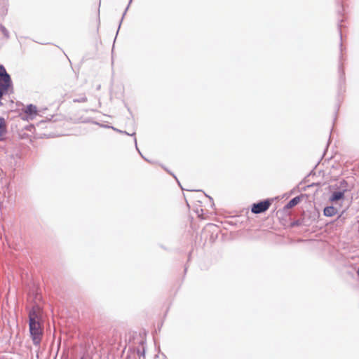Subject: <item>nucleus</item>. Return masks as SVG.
I'll list each match as a JSON object with an SVG mask.
<instances>
[{"label":"nucleus","mask_w":359,"mask_h":359,"mask_svg":"<svg viewBox=\"0 0 359 359\" xmlns=\"http://www.w3.org/2000/svg\"><path fill=\"white\" fill-rule=\"evenodd\" d=\"M29 333L34 345L40 344L43 334L41 322H29Z\"/></svg>","instance_id":"nucleus-1"},{"label":"nucleus","mask_w":359,"mask_h":359,"mask_svg":"<svg viewBox=\"0 0 359 359\" xmlns=\"http://www.w3.org/2000/svg\"><path fill=\"white\" fill-rule=\"evenodd\" d=\"M272 203V199L267 198L255 203L251 206V212L254 214H260L266 212Z\"/></svg>","instance_id":"nucleus-2"},{"label":"nucleus","mask_w":359,"mask_h":359,"mask_svg":"<svg viewBox=\"0 0 359 359\" xmlns=\"http://www.w3.org/2000/svg\"><path fill=\"white\" fill-rule=\"evenodd\" d=\"M41 307L34 304L29 311V322H41Z\"/></svg>","instance_id":"nucleus-3"},{"label":"nucleus","mask_w":359,"mask_h":359,"mask_svg":"<svg viewBox=\"0 0 359 359\" xmlns=\"http://www.w3.org/2000/svg\"><path fill=\"white\" fill-rule=\"evenodd\" d=\"M10 91H13V83L0 82V99Z\"/></svg>","instance_id":"nucleus-4"},{"label":"nucleus","mask_w":359,"mask_h":359,"mask_svg":"<svg viewBox=\"0 0 359 359\" xmlns=\"http://www.w3.org/2000/svg\"><path fill=\"white\" fill-rule=\"evenodd\" d=\"M0 82L13 83L10 74L3 65H0Z\"/></svg>","instance_id":"nucleus-5"},{"label":"nucleus","mask_w":359,"mask_h":359,"mask_svg":"<svg viewBox=\"0 0 359 359\" xmlns=\"http://www.w3.org/2000/svg\"><path fill=\"white\" fill-rule=\"evenodd\" d=\"M345 193L341 190L334 191L330 197V201L332 203L337 202L344 199Z\"/></svg>","instance_id":"nucleus-6"},{"label":"nucleus","mask_w":359,"mask_h":359,"mask_svg":"<svg viewBox=\"0 0 359 359\" xmlns=\"http://www.w3.org/2000/svg\"><path fill=\"white\" fill-rule=\"evenodd\" d=\"M25 112L31 118H33L37 114V108L32 104H28L25 110Z\"/></svg>","instance_id":"nucleus-7"},{"label":"nucleus","mask_w":359,"mask_h":359,"mask_svg":"<svg viewBox=\"0 0 359 359\" xmlns=\"http://www.w3.org/2000/svg\"><path fill=\"white\" fill-rule=\"evenodd\" d=\"M301 196L294 197L285 205L284 209H290L296 206L301 201Z\"/></svg>","instance_id":"nucleus-8"},{"label":"nucleus","mask_w":359,"mask_h":359,"mask_svg":"<svg viewBox=\"0 0 359 359\" xmlns=\"http://www.w3.org/2000/svg\"><path fill=\"white\" fill-rule=\"evenodd\" d=\"M323 213L326 217H332L337 213V209L332 205L327 206L324 208Z\"/></svg>","instance_id":"nucleus-9"},{"label":"nucleus","mask_w":359,"mask_h":359,"mask_svg":"<svg viewBox=\"0 0 359 359\" xmlns=\"http://www.w3.org/2000/svg\"><path fill=\"white\" fill-rule=\"evenodd\" d=\"M339 85L341 86L345 83V73L343 67V64L340 62L339 65Z\"/></svg>","instance_id":"nucleus-10"},{"label":"nucleus","mask_w":359,"mask_h":359,"mask_svg":"<svg viewBox=\"0 0 359 359\" xmlns=\"http://www.w3.org/2000/svg\"><path fill=\"white\" fill-rule=\"evenodd\" d=\"M6 133V124L5 119L0 116V136L4 135Z\"/></svg>","instance_id":"nucleus-11"},{"label":"nucleus","mask_w":359,"mask_h":359,"mask_svg":"<svg viewBox=\"0 0 359 359\" xmlns=\"http://www.w3.org/2000/svg\"><path fill=\"white\" fill-rule=\"evenodd\" d=\"M338 189L341 191L346 193L348 190V182L345 180H342L339 182V185Z\"/></svg>","instance_id":"nucleus-12"},{"label":"nucleus","mask_w":359,"mask_h":359,"mask_svg":"<svg viewBox=\"0 0 359 359\" xmlns=\"http://www.w3.org/2000/svg\"><path fill=\"white\" fill-rule=\"evenodd\" d=\"M87 100V97L84 93L81 94L77 97L73 99L74 102H86Z\"/></svg>","instance_id":"nucleus-13"},{"label":"nucleus","mask_w":359,"mask_h":359,"mask_svg":"<svg viewBox=\"0 0 359 359\" xmlns=\"http://www.w3.org/2000/svg\"><path fill=\"white\" fill-rule=\"evenodd\" d=\"M0 30L6 39H9V37H10L9 32H8V29L3 25H0Z\"/></svg>","instance_id":"nucleus-14"},{"label":"nucleus","mask_w":359,"mask_h":359,"mask_svg":"<svg viewBox=\"0 0 359 359\" xmlns=\"http://www.w3.org/2000/svg\"><path fill=\"white\" fill-rule=\"evenodd\" d=\"M132 1H133V0H130V1H129V3H128V6H127V7H126V8L125 9V11H124V13H123V15H122V18H121V21H120V23H119V26H118V30H119V29H120V27H121V25L122 21H123V18H124V16H125V15H126V13L127 11H128V9L129 6H130V4H131ZM118 31H117V34H118Z\"/></svg>","instance_id":"nucleus-15"},{"label":"nucleus","mask_w":359,"mask_h":359,"mask_svg":"<svg viewBox=\"0 0 359 359\" xmlns=\"http://www.w3.org/2000/svg\"><path fill=\"white\" fill-rule=\"evenodd\" d=\"M300 224H301V222H300L299 220L294 221V222L292 223V226H299Z\"/></svg>","instance_id":"nucleus-16"},{"label":"nucleus","mask_w":359,"mask_h":359,"mask_svg":"<svg viewBox=\"0 0 359 359\" xmlns=\"http://www.w3.org/2000/svg\"><path fill=\"white\" fill-rule=\"evenodd\" d=\"M343 21V20H341L340 22L338 23V27H339V34H340V38L341 39L342 38V35H341V22Z\"/></svg>","instance_id":"nucleus-17"},{"label":"nucleus","mask_w":359,"mask_h":359,"mask_svg":"<svg viewBox=\"0 0 359 359\" xmlns=\"http://www.w3.org/2000/svg\"><path fill=\"white\" fill-rule=\"evenodd\" d=\"M121 133L126 134V135H130V136H135V133L130 134V133H127L126 131H123V130H121Z\"/></svg>","instance_id":"nucleus-18"},{"label":"nucleus","mask_w":359,"mask_h":359,"mask_svg":"<svg viewBox=\"0 0 359 359\" xmlns=\"http://www.w3.org/2000/svg\"><path fill=\"white\" fill-rule=\"evenodd\" d=\"M134 142H135V147H136L137 150V151H139V153L141 154L140 151H139V149H138V148H137V139H136V137H134Z\"/></svg>","instance_id":"nucleus-19"},{"label":"nucleus","mask_w":359,"mask_h":359,"mask_svg":"<svg viewBox=\"0 0 359 359\" xmlns=\"http://www.w3.org/2000/svg\"><path fill=\"white\" fill-rule=\"evenodd\" d=\"M138 353H139L140 355H144V350L143 349L142 352H141V353L140 351H138Z\"/></svg>","instance_id":"nucleus-20"},{"label":"nucleus","mask_w":359,"mask_h":359,"mask_svg":"<svg viewBox=\"0 0 359 359\" xmlns=\"http://www.w3.org/2000/svg\"><path fill=\"white\" fill-rule=\"evenodd\" d=\"M108 127L112 128L114 130L117 132V130H118L117 128H114L113 126H108Z\"/></svg>","instance_id":"nucleus-21"},{"label":"nucleus","mask_w":359,"mask_h":359,"mask_svg":"<svg viewBox=\"0 0 359 359\" xmlns=\"http://www.w3.org/2000/svg\"><path fill=\"white\" fill-rule=\"evenodd\" d=\"M7 11H8V9L5 7V11H4L5 13V14L6 13Z\"/></svg>","instance_id":"nucleus-22"},{"label":"nucleus","mask_w":359,"mask_h":359,"mask_svg":"<svg viewBox=\"0 0 359 359\" xmlns=\"http://www.w3.org/2000/svg\"><path fill=\"white\" fill-rule=\"evenodd\" d=\"M141 156H142V158H144V159L145 161H149L147 160V158H144L142 154H141Z\"/></svg>","instance_id":"nucleus-23"},{"label":"nucleus","mask_w":359,"mask_h":359,"mask_svg":"<svg viewBox=\"0 0 359 359\" xmlns=\"http://www.w3.org/2000/svg\"><path fill=\"white\" fill-rule=\"evenodd\" d=\"M357 274H358V276H359V268H358V270H357Z\"/></svg>","instance_id":"nucleus-24"},{"label":"nucleus","mask_w":359,"mask_h":359,"mask_svg":"<svg viewBox=\"0 0 359 359\" xmlns=\"http://www.w3.org/2000/svg\"><path fill=\"white\" fill-rule=\"evenodd\" d=\"M97 90H100V85H99V86L97 87Z\"/></svg>","instance_id":"nucleus-25"},{"label":"nucleus","mask_w":359,"mask_h":359,"mask_svg":"<svg viewBox=\"0 0 359 359\" xmlns=\"http://www.w3.org/2000/svg\"><path fill=\"white\" fill-rule=\"evenodd\" d=\"M117 132H118V133H121V130H119V129H118V130H117Z\"/></svg>","instance_id":"nucleus-26"}]
</instances>
